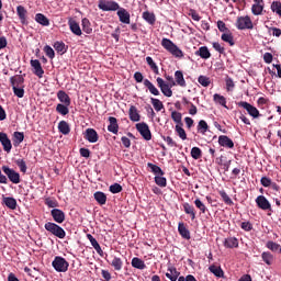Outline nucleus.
Segmentation results:
<instances>
[{"label":"nucleus","mask_w":281,"mask_h":281,"mask_svg":"<svg viewBox=\"0 0 281 281\" xmlns=\"http://www.w3.org/2000/svg\"><path fill=\"white\" fill-rule=\"evenodd\" d=\"M266 247H267V249H270V251L276 252V251H279L280 244H278L273 240H269V241H267Z\"/></svg>","instance_id":"obj_54"},{"label":"nucleus","mask_w":281,"mask_h":281,"mask_svg":"<svg viewBox=\"0 0 281 281\" xmlns=\"http://www.w3.org/2000/svg\"><path fill=\"white\" fill-rule=\"evenodd\" d=\"M143 19L149 25H155V23L157 21V18L155 16V13H151L150 11H144L143 12Z\"/></svg>","instance_id":"obj_30"},{"label":"nucleus","mask_w":281,"mask_h":281,"mask_svg":"<svg viewBox=\"0 0 281 281\" xmlns=\"http://www.w3.org/2000/svg\"><path fill=\"white\" fill-rule=\"evenodd\" d=\"M94 200L99 205H106V194L102 191H97L94 193Z\"/></svg>","instance_id":"obj_37"},{"label":"nucleus","mask_w":281,"mask_h":281,"mask_svg":"<svg viewBox=\"0 0 281 281\" xmlns=\"http://www.w3.org/2000/svg\"><path fill=\"white\" fill-rule=\"evenodd\" d=\"M68 25L72 34H75L76 36H82V30L80 29V24H78L76 20H69Z\"/></svg>","instance_id":"obj_23"},{"label":"nucleus","mask_w":281,"mask_h":281,"mask_svg":"<svg viewBox=\"0 0 281 281\" xmlns=\"http://www.w3.org/2000/svg\"><path fill=\"white\" fill-rule=\"evenodd\" d=\"M255 3L251 7V12L255 16H260L262 10H265V0H254Z\"/></svg>","instance_id":"obj_13"},{"label":"nucleus","mask_w":281,"mask_h":281,"mask_svg":"<svg viewBox=\"0 0 281 281\" xmlns=\"http://www.w3.org/2000/svg\"><path fill=\"white\" fill-rule=\"evenodd\" d=\"M261 259L268 265V267H271V265H273L274 258L273 255L269 251H263L261 254Z\"/></svg>","instance_id":"obj_43"},{"label":"nucleus","mask_w":281,"mask_h":281,"mask_svg":"<svg viewBox=\"0 0 281 281\" xmlns=\"http://www.w3.org/2000/svg\"><path fill=\"white\" fill-rule=\"evenodd\" d=\"M147 168H150L151 172H154V175H156V177H164V175H165L164 170H161L159 166H157L153 162H148Z\"/></svg>","instance_id":"obj_41"},{"label":"nucleus","mask_w":281,"mask_h":281,"mask_svg":"<svg viewBox=\"0 0 281 281\" xmlns=\"http://www.w3.org/2000/svg\"><path fill=\"white\" fill-rule=\"evenodd\" d=\"M52 266L58 273H66L69 270V261L60 256L55 257Z\"/></svg>","instance_id":"obj_3"},{"label":"nucleus","mask_w":281,"mask_h":281,"mask_svg":"<svg viewBox=\"0 0 281 281\" xmlns=\"http://www.w3.org/2000/svg\"><path fill=\"white\" fill-rule=\"evenodd\" d=\"M176 133H178V136L183 142L184 139H188V134L186 133V130H183L182 125H176Z\"/></svg>","instance_id":"obj_53"},{"label":"nucleus","mask_w":281,"mask_h":281,"mask_svg":"<svg viewBox=\"0 0 281 281\" xmlns=\"http://www.w3.org/2000/svg\"><path fill=\"white\" fill-rule=\"evenodd\" d=\"M182 207L184 210V214H188L191 218V221H194L196 218V209L188 202L182 204Z\"/></svg>","instance_id":"obj_21"},{"label":"nucleus","mask_w":281,"mask_h":281,"mask_svg":"<svg viewBox=\"0 0 281 281\" xmlns=\"http://www.w3.org/2000/svg\"><path fill=\"white\" fill-rule=\"evenodd\" d=\"M235 26L237 30H254V22L249 15L238 16Z\"/></svg>","instance_id":"obj_4"},{"label":"nucleus","mask_w":281,"mask_h":281,"mask_svg":"<svg viewBox=\"0 0 281 281\" xmlns=\"http://www.w3.org/2000/svg\"><path fill=\"white\" fill-rule=\"evenodd\" d=\"M162 139L167 143V145L170 148H179V145L177 144V142H175V139H172V137L164 136Z\"/></svg>","instance_id":"obj_57"},{"label":"nucleus","mask_w":281,"mask_h":281,"mask_svg":"<svg viewBox=\"0 0 281 281\" xmlns=\"http://www.w3.org/2000/svg\"><path fill=\"white\" fill-rule=\"evenodd\" d=\"M179 271H177V268H169L166 273V278L170 281H177L179 280Z\"/></svg>","instance_id":"obj_35"},{"label":"nucleus","mask_w":281,"mask_h":281,"mask_svg":"<svg viewBox=\"0 0 281 281\" xmlns=\"http://www.w3.org/2000/svg\"><path fill=\"white\" fill-rule=\"evenodd\" d=\"M128 115H130L131 122H139V120H142V116L139 115V111H137V108L135 105L130 106Z\"/></svg>","instance_id":"obj_24"},{"label":"nucleus","mask_w":281,"mask_h":281,"mask_svg":"<svg viewBox=\"0 0 281 281\" xmlns=\"http://www.w3.org/2000/svg\"><path fill=\"white\" fill-rule=\"evenodd\" d=\"M178 232H179L180 236L182 238H184V240H190V238H191L190 229H188V227H186V224L183 222H180L178 224Z\"/></svg>","instance_id":"obj_22"},{"label":"nucleus","mask_w":281,"mask_h":281,"mask_svg":"<svg viewBox=\"0 0 281 281\" xmlns=\"http://www.w3.org/2000/svg\"><path fill=\"white\" fill-rule=\"evenodd\" d=\"M0 144L5 153H10V150H12V142L8 137V134L3 132H0Z\"/></svg>","instance_id":"obj_11"},{"label":"nucleus","mask_w":281,"mask_h":281,"mask_svg":"<svg viewBox=\"0 0 281 281\" xmlns=\"http://www.w3.org/2000/svg\"><path fill=\"white\" fill-rule=\"evenodd\" d=\"M192 159H201L203 157V151L199 147H192L191 149Z\"/></svg>","instance_id":"obj_51"},{"label":"nucleus","mask_w":281,"mask_h":281,"mask_svg":"<svg viewBox=\"0 0 281 281\" xmlns=\"http://www.w3.org/2000/svg\"><path fill=\"white\" fill-rule=\"evenodd\" d=\"M45 205L47 207H58V201L55 198H46Z\"/></svg>","instance_id":"obj_59"},{"label":"nucleus","mask_w":281,"mask_h":281,"mask_svg":"<svg viewBox=\"0 0 281 281\" xmlns=\"http://www.w3.org/2000/svg\"><path fill=\"white\" fill-rule=\"evenodd\" d=\"M171 120H172L177 125L183 126V123L181 122L182 115H181L180 112H177V111L171 112Z\"/></svg>","instance_id":"obj_50"},{"label":"nucleus","mask_w":281,"mask_h":281,"mask_svg":"<svg viewBox=\"0 0 281 281\" xmlns=\"http://www.w3.org/2000/svg\"><path fill=\"white\" fill-rule=\"evenodd\" d=\"M53 47L57 54H67V46L65 45V42H55Z\"/></svg>","instance_id":"obj_39"},{"label":"nucleus","mask_w":281,"mask_h":281,"mask_svg":"<svg viewBox=\"0 0 281 281\" xmlns=\"http://www.w3.org/2000/svg\"><path fill=\"white\" fill-rule=\"evenodd\" d=\"M85 139H87V142H89L90 144H95V142L100 139V136L94 128H87L85 133Z\"/></svg>","instance_id":"obj_12"},{"label":"nucleus","mask_w":281,"mask_h":281,"mask_svg":"<svg viewBox=\"0 0 281 281\" xmlns=\"http://www.w3.org/2000/svg\"><path fill=\"white\" fill-rule=\"evenodd\" d=\"M150 102L155 109V111L159 112L164 109V102L159 99L150 98Z\"/></svg>","instance_id":"obj_48"},{"label":"nucleus","mask_w":281,"mask_h":281,"mask_svg":"<svg viewBox=\"0 0 281 281\" xmlns=\"http://www.w3.org/2000/svg\"><path fill=\"white\" fill-rule=\"evenodd\" d=\"M224 247H226V249H234L238 247V238L236 237H227L224 240Z\"/></svg>","instance_id":"obj_28"},{"label":"nucleus","mask_w":281,"mask_h":281,"mask_svg":"<svg viewBox=\"0 0 281 281\" xmlns=\"http://www.w3.org/2000/svg\"><path fill=\"white\" fill-rule=\"evenodd\" d=\"M213 49H215V52H218V54H225V47L221 45V43L218 42H213Z\"/></svg>","instance_id":"obj_63"},{"label":"nucleus","mask_w":281,"mask_h":281,"mask_svg":"<svg viewBox=\"0 0 281 281\" xmlns=\"http://www.w3.org/2000/svg\"><path fill=\"white\" fill-rule=\"evenodd\" d=\"M56 111L59 113V115H69V105L64 103H58L56 105Z\"/></svg>","instance_id":"obj_45"},{"label":"nucleus","mask_w":281,"mask_h":281,"mask_svg":"<svg viewBox=\"0 0 281 281\" xmlns=\"http://www.w3.org/2000/svg\"><path fill=\"white\" fill-rule=\"evenodd\" d=\"M132 267H134V269L144 270V269H146V263L140 258L134 257L132 259Z\"/></svg>","instance_id":"obj_40"},{"label":"nucleus","mask_w":281,"mask_h":281,"mask_svg":"<svg viewBox=\"0 0 281 281\" xmlns=\"http://www.w3.org/2000/svg\"><path fill=\"white\" fill-rule=\"evenodd\" d=\"M195 56H200V58H203L204 60H207V58H212V54L210 53V49L207 46H202L195 52Z\"/></svg>","instance_id":"obj_25"},{"label":"nucleus","mask_w":281,"mask_h":281,"mask_svg":"<svg viewBox=\"0 0 281 281\" xmlns=\"http://www.w3.org/2000/svg\"><path fill=\"white\" fill-rule=\"evenodd\" d=\"M58 131L63 135H69V133H71V127H69V123H67V121H60L58 123Z\"/></svg>","instance_id":"obj_33"},{"label":"nucleus","mask_w":281,"mask_h":281,"mask_svg":"<svg viewBox=\"0 0 281 281\" xmlns=\"http://www.w3.org/2000/svg\"><path fill=\"white\" fill-rule=\"evenodd\" d=\"M218 144L223 148H234V140H232L227 135L218 136Z\"/></svg>","instance_id":"obj_19"},{"label":"nucleus","mask_w":281,"mask_h":281,"mask_svg":"<svg viewBox=\"0 0 281 281\" xmlns=\"http://www.w3.org/2000/svg\"><path fill=\"white\" fill-rule=\"evenodd\" d=\"M161 47L173 55L175 58H183V50H181L171 40L164 37L161 40Z\"/></svg>","instance_id":"obj_1"},{"label":"nucleus","mask_w":281,"mask_h":281,"mask_svg":"<svg viewBox=\"0 0 281 281\" xmlns=\"http://www.w3.org/2000/svg\"><path fill=\"white\" fill-rule=\"evenodd\" d=\"M25 82V78L21 75H15L10 78L11 87H21Z\"/></svg>","instance_id":"obj_34"},{"label":"nucleus","mask_w":281,"mask_h":281,"mask_svg":"<svg viewBox=\"0 0 281 281\" xmlns=\"http://www.w3.org/2000/svg\"><path fill=\"white\" fill-rule=\"evenodd\" d=\"M155 183L159 186V188H166L168 186V180L164 176H156Z\"/></svg>","instance_id":"obj_52"},{"label":"nucleus","mask_w":281,"mask_h":281,"mask_svg":"<svg viewBox=\"0 0 281 281\" xmlns=\"http://www.w3.org/2000/svg\"><path fill=\"white\" fill-rule=\"evenodd\" d=\"M119 21L125 25H131V13L126 9H120L117 11Z\"/></svg>","instance_id":"obj_15"},{"label":"nucleus","mask_w":281,"mask_h":281,"mask_svg":"<svg viewBox=\"0 0 281 281\" xmlns=\"http://www.w3.org/2000/svg\"><path fill=\"white\" fill-rule=\"evenodd\" d=\"M57 99L59 100V102H61V104H66V106H71V98L69 97V94H67V92H65V90H59L57 92Z\"/></svg>","instance_id":"obj_20"},{"label":"nucleus","mask_w":281,"mask_h":281,"mask_svg":"<svg viewBox=\"0 0 281 281\" xmlns=\"http://www.w3.org/2000/svg\"><path fill=\"white\" fill-rule=\"evenodd\" d=\"M207 131H210V125H207V122H205V120H201L198 123V133H200V135H205Z\"/></svg>","instance_id":"obj_42"},{"label":"nucleus","mask_w":281,"mask_h":281,"mask_svg":"<svg viewBox=\"0 0 281 281\" xmlns=\"http://www.w3.org/2000/svg\"><path fill=\"white\" fill-rule=\"evenodd\" d=\"M178 281H196V278L192 274H188L187 277H179Z\"/></svg>","instance_id":"obj_64"},{"label":"nucleus","mask_w":281,"mask_h":281,"mask_svg":"<svg viewBox=\"0 0 281 281\" xmlns=\"http://www.w3.org/2000/svg\"><path fill=\"white\" fill-rule=\"evenodd\" d=\"M46 232H49V234H53V236H56V238H65L67 236V233L63 227H60L58 224L48 222L44 225Z\"/></svg>","instance_id":"obj_2"},{"label":"nucleus","mask_w":281,"mask_h":281,"mask_svg":"<svg viewBox=\"0 0 281 281\" xmlns=\"http://www.w3.org/2000/svg\"><path fill=\"white\" fill-rule=\"evenodd\" d=\"M221 40L224 41V43H228V45L231 47H234L236 45V42L234 41V35L232 34V31L223 33L221 36Z\"/></svg>","instance_id":"obj_27"},{"label":"nucleus","mask_w":281,"mask_h":281,"mask_svg":"<svg viewBox=\"0 0 281 281\" xmlns=\"http://www.w3.org/2000/svg\"><path fill=\"white\" fill-rule=\"evenodd\" d=\"M82 31L86 32V34H91L93 32V29H91V22H89V19L85 18L81 21Z\"/></svg>","instance_id":"obj_46"},{"label":"nucleus","mask_w":281,"mask_h":281,"mask_svg":"<svg viewBox=\"0 0 281 281\" xmlns=\"http://www.w3.org/2000/svg\"><path fill=\"white\" fill-rule=\"evenodd\" d=\"M175 80L178 87H183V88L188 87V85L186 83V78H183V71L177 70L175 72Z\"/></svg>","instance_id":"obj_26"},{"label":"nucleus","mask_w":281,"mask_h":281,"mask_svg":"<svg viewBox=\"0 0 281 281\" xmlns=\"http://www.w3.org/2000/svg\"><path fill=\"white\" fill-rule=\"evenodd\" d=\"M16 14H18L22 25H27V23H29L27 22V9H25V7H23V5H18Z\"/></svg>","instance_id":"obj_17"},{"label":"nucleus","mask_w":281,"mask_h":281,"mask_svg":"<svg viewBox=\"0 0 281 281\" xmlns=\"http://www.w3.org/2000/svg\"><path fill=\"white\" fill-rule=\"evenodd\" d=\"M108 122H110V124L108 125L109 133H113V135H117V133L120 132V124H117V119L114 116H110L108 119Z\"/></svg>","instance_id":"obj_16"},{"label":"nucleus","mask_w":281,"mask_h":281,"mask_svg":"<svg viewBox=\"0 0 281 281\" xmlns=\"http://www.w3.org/2000/svg\"><path fill=\"white\" fill-rule=\"evenodd\" d=\"M14 95L16 98H23L25 95V89L19 87H12Z\"/></svg>","instance_id":"obj_61"},{"label":"nucleus","mask_w":281,"mask_h":281,"mask_svg":"<svg viewBox=\"0 0 281 281\" xmlns=\"http://www.w3.org/2000/svg\"><path fill=\"white\" fill-rule=\"evenodd\" d=\"M1 170L8 177L9 181H11V183H15V184L21 183V173L16 172V170L8 166H2Z\"/></svg>","instance_id":"obj_5"},{"label":"nucleus","mask_w":281,"mask_h":281,"mask_svg":"<svg viewBox=\"0 0 281 281\" xmlns=\"http://www.w3.org/2000/svg\"><path fill=\"white\" fill-rule=\"evenodd\" d=\"M237 106H241V109H245L251 117H260V111H258V108L251 105V103L240 101L237 103Z\"/></svg>","instance_id":"obj_8"},{"label":"nucleus","mask_w":281,"mask_h":281,"mask_svg":"<svg viewBox=\"0 0 281 281\" xmlns=\"http://www.w3.org/2000/svg\"><path fill=\"white\" fill-rule=\"evenodd\" d=\"M44 52L46 56L50 58V60H54V58L56 57V53L54 52V48H52V46L49 45H46L44 47Z\"/></svg>","instance_id":"obj_56"},{"label":"nucleus","mask_w":281,"mask_h":281,"mask_svg":"<svg viewBox=\"0 0 281 281\" xmlns=\"http://www.w3.org/2000/svg\"><path fill=\"white\" fill-rule=\"evenodd\" d=\"M209 271H211V273H214L216 278H225V272L221 267L212 265L209 267Z\"/></svg>","instance_id":"obj_36"},{"label":"nucleus","mask_w":281,"mask_h":281,"mask_svg":"<svg viewBox=\"0 0 281 281\" xmlns=\"http://www.w3.org/2000/svg\"><path fill=\"white\" fill-rule=\"evenodd\" d=\"M156 82L161 91V93L166 97V98H172V89L170 88V86L168 83H166V81H164L161 79V77H158L156 79Z\"/></svg>","instance_id":"obj_9"},{"label":"nucleus","mask_w":281,"mask_h":281,"mask_svg":"<svg viewBox=\"0 0 281 281\" xmlns=\"http://www.w3.org/2000/svg\"><path fill=\"white\" fill-rule=\"evenodd\" d=\"M213 101L215 102V104H220V106H224V109H229L227 106V99L224 95L215 93L213 95Z\"/></svg>","instance_id":"obj_31"},{"label":"nucleus","mask_w":281,"mask_h":281,"mask_svg":"<svg viewBox=\"0 0 281 281\" xmlns=\"http://www.w3.org/2000/svg\"><path fill=\"white\" fill-rule=\"evenodd\" d=\"M35 21L36 23H40V25H44V27L49 26V19H47L43 13H37L35 15Z\"/></svg>","instance_id":"obj_38"},{"label":"nucleus","mask_w":281,"mask_h":281,"mask_svg":"<svg viewBox=\"0 0 281 281\" xmlns=\"http://www.w3.org/2000/svg\"><path fill=\"white\" fill-rule=\"evenodd\" d=\"M144 82V87H146L149 91V93H151V95H159V89H157V87H155V85L153 82H150V80L145 79L143 80Z\"/></svg>","instance_id":"obj_29"},{"label":"nucleus","mask_w":281,"mask_h":281,"mask_svg":"<svg viewBox=\"0 0 281 281\" xmlns=\"http://www.w3.org/2000/svg\"><path fill=\"white\" fill-rule=\"evenodd\" d=\"M255 201L259 210H269L271 212V203L266 199L265 195H258Z\"/></svg>","instance_id":"obj_10"},{"label":"nucleus","mask_w":281,"mask_h":281,"mask_svg":"<svg viewBox=\"0 0 281 281\" xmlns=\"http://www.w3.org/2000/svg\"><path fill=\"white\" fill-rule=\"evenodd\" d=\"M15 165L18 166L20 171L23 172V175H25V172H27V164L23 159L15 160Z\"/></svg>","instance_id":"obj_55"},{"label":"nucleus","mask_w":281,"mask_h":281,"mask_svg":"<svg viewBox=\"0 0 281 281\" xmlns=\"http://www.w3.org/2000/svg\"><path fill=\"white\" fill-rule=\"evenodd\" d=\"M198 82H199V85H201L202 87H207L209 85H211L212 81L210 80L209 77L201 75V76L198 78Z\"/></svg>","instance_id":"obj_58"},{"label":"nucleus","mask_w":281,"mask_h":281,"mask_svg":"<svg viewBox=\"0 0 281 281\" xmlns=\"http://www.w3.org/2000/svg\"><path fill=\"white\" fill-rule=\"evenodd\" d=\"M218 194L222 198L225 205H234V201L232 200V198H229V195L227 194V192H225V190H220Z\"/></svg>","instance_id":"obj_44"},{"label":"nucleus","mask_w":281,"mask_h":281,"mask_svg":"<svg viewBox=\"0 0 281 281\" xmlns=\"http://www.w3.org/2000/svg\"><path fill=\"white\" fill-rule=\"evenodd\" d=\"M194 205L198 210H200L201 214H205L207 212V206L201 201V199H195L194 200Z\"/></svg>","instance_id":"obj_49"},{"label":"nucleus","mask_w":281,"mask_h":281,"mask_svg":"<svg viewBox=\"0 0 281 281\" xmlns=\"http://www.w3.org/2000/svg\"><path fill=\"white\" fill-rule=\"evenodd\" d=\"M98 8L103 12H115L120 10V4L115 1L100 0Z\"/></svg>","instance_id":"obj_7"},{"label":"nucleus","mask_w":281,"mask_h":281,"mask_svg":"<svg viewBox=\"0 0 281 281\" xmlns=\"http://www.w3.org/2000/svg\"><path fill=\"white\" fill-rule=\"evenodd\" d=\"M110 265L111 267H113L114 271H122V268L124 267V261H122V258L120 257H114Z\"/></svg>","instance_id":"obj_32"},{"label":"nucleus","mask_w":281,"mask_h":281,"mask_svg":"<svg viewBox=\"0 0 281 281\" xmlns=\"http://www.w3.org/2000/svg\"><path fill=\"white\" fill-rule=\"evenodd\" d=\"M225 82H226V90H227V91H234V87H236V85L234 83V79L227 77V78L225 79Z\"/></svg>","instance_id":"obj_62"},{"label":"nucleus","mask_w":281,"mask_h":281,"mask_svg":"<svg viewBox=\"0 0 281 281\" xmlns=\"http://www.w3.org/2000/svg\"><path fill=\"white\" fill-rule=\"evenodd\" d=\"M136 131L139 132V135L145 139V142H150V139H153V133L146 122L137 123Z\"/></svg>","instance_id":"obj_6"},{"label":"nucleus","mask_w":281,"mask_h":281,"mask_svg":"<svg viewBox=\"0 0 281 281\" xmlns=\"http://www.w3.org/2000/svg\"><path fill=\"white\" fill-rule=\"evenodd\" d=\"M110 192L112 194H120V192H122V187L120 183H114L112 186H110Z\"/></svg>","instance_id":"obj_60"},{"label":"nucleus","mask_w":281,"mask_h":281,"mask_svg":"<svg viewBox=\"0 0 281 281\" xmlns=\"http://www.w3.org/2000/svg\"><path fill=\"white\" fill-rule=\"evenodd\" d=\"M50 215L53 216V220L55 223H65V212L60 209H53L50 211Z\"/></svg>","instance_id":"obj_18"},{"label":"nucleus","mask_w":281,"mask_h":281,"mask_svg":"<svg viewBox=\"0 0 281 281\" xmlns=\"http://www.w3.org/2000/svg\"><path fill=\"white\" fill-rule=\"evenodd\" d=\"M31 67L34 69V75L37 76V78H42L45 74V70H43V66H41V61L38 59H31Z\"/></svg>","instance_id":"obj_14"},{"label":"nucleus","mask_w":281,"mask_h":281,"mask_svg":"<svg viewBox=\"0 0 281 281\" xmlns=\"http://www.w3.org/2000/svg\"><path fill=\"white\" fill-rule=\"evenodd\" d=\"M3 203L9 207V210L16 209V199L14 198H3Z\"/></svg>","instance_id":"obj_47"}]
</instances>
